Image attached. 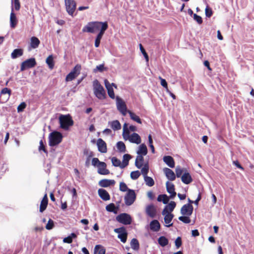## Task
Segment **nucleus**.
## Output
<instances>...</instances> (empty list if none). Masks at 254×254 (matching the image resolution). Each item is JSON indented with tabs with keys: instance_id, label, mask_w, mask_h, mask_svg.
Here are the masks:
<instances>
[{
	"instance_id": "obj_1",
	"label": "nucleus",
	"mask_w": 254,
	"mask_h": 254,
	"mask_svg": "<svg viewBox=\"0 0 254 254\" xmlns=\"http://www.w3.org/2000/svg\"><path fill=\"white\" fill-rule=\"evenodd\" d=\"M105 24L107 25V29L108 27L107 22H88L87 24L83 28L82 31L83 32L94 33L97 31H100V29H102Z\"/></svg>"
},
{
	"instance_id": "obj_2",
	"label": "nucleus",
	"mask_w": 254,
	"mask_h": 254,
	"mask_svg": "<svg viewBox=\"0 0 254 254\" xmlns=\"http://www.w3.org/2000/svg\"><path fill=\"white\" fill-rule=\"evenodd\" d=\"M93 91L96 97L99 99L103 100L106 98V92L103 86L99 81L95 79L93 81Z\"/></svg>"
},
{
	"instance_id": "obj_3",
	"label": "nucleus",
	"mask_w": 254,
	"mask_h": 254,
	"mask_svg": "<svg viewBox=\"0 0 254 254\" xmlns=\"http://www.w3.org/2000/svg\"><path fill=\"white\" fill-rule=\"evenodd\" d=\"M59 123L60 127L65 130L69 129V127L73 125V121L69 115H61L59 117Z\"/></svg>"
},
{
	"instance_id": "obj_4",
	"label": "nucleus",
	"mask_w": 254,
	"mask_h": 254,
	"mask_svg": "<svg viewBox=\"0 0 254 254\" xmlns=\"http://www.w3.org/2000/svg\"><path fill=\"white\" fill-rule=\"evenodd\" d=\"M63 139L62 134L59 131H53L50 134L49 144L54 146L60 144Z\"/></svg>"
},
{
	"instance_id": "obj_5",
	"label": "nucleus",
	"mask_w": 254,
	"mask_h": 254,
	"mask_svg": "<svg viewBox=\"0 0 254 254\" xmlns=\"http://www.w3.org/2000/svg\"><path fill=\"white\" fill-rule=\"evenodd\" d=\"M136 199V194L133 190L128 189L127 193L125 196V202L127 205H131Z\"/></svg>"
},
{
	"instance_id": "obj_6",
	"label": "nucleus",
	"mask_w": 254,
	"mask_h": 254,
	"mask_svg": "<svg viewBox=\"0 0 254 254\" xmlns=\"http://www.w3.org/2000/svg\"><path fill=\"white\" fill-rule=\"evenodd\" d=\"M116 220L119 222L124 225H129L131 224L132 219L131 216L127 213H121L116 217Z\"/></svg>"
},
{
	"instance_id": "obj_7",
	"label": "nucleus",
	"mask_w": 254,
	"mask_h": 254,
	"mask_svg": "<svg viewBox=\"0 0 254 254\" xmlns=\"http://www.w3.org/2000/svg\"><path fill=\"white\" fill-rule=\"evenodd\" d=\"M64 2L67 12L73 16L76 7V2L74 0H64Z\"/></svg>"
},
{
	"instance_id": "obj_8",
	"label": "nucleus",
	"mask_w": 254,
	"mask_h": 254,
	"mask_svg": "<svg viewBox=\"0 0 254 254\" xmlns=\"http://www.w3.org/2000/svg\"><path fill=\"white\" fill-rule=\"evenodd\" d=\"M116 100L118 110L123 116L126 115L128 110H127V107L125 102L122 99L119 97H117Z\"/></svg>"
},
{
	"instance_id": "obj_9",
	"label": "nucleus",
	"mask_w": 254,
	"mask_h": 254,
	"mask_svg": "<svg viewBox=\"0 0 254 254\" xmlns=\"http://www.w3.org/2000/svg\"><path fill=\"white\" fill-rule=\"evenodd\" d=\"M36 65L35 58H30L23 62L20 65V70L24 71L27 68L34 67Z\"/></svg>"
},
{
	"instance_id": "obj_10",
	"label": "nucleus",
	"mask_w": 254,
	"mask_h": 254,
	"mask_svg": "<svg viewBox=\"0 0 254 254\" xmlns=\"http://www.w3.org/2000/svg\"><path fill=\"white\" fill-rule=\"evenodd\" d=\"M114 232L118 234V237L123 243H125L127 241V233L124 227L115 229Z\"/></svg>"
},
{
	"instance_id": "obj_11",
	"label": "nucleus",
	"mask_w": 254,
	"mask_h": 254,
	"mask_svg": "<svg viewBox=\"0 0 254 254\" xmlns=\"http://www.w3.org/2000/svg\"><path fill=\"white\" fill-rule=\"evenodd\" d=\"M104 83H105V86L107 90V92H108L109 96L111 98L114 99L115 98V95L114 89L113 88V86H114L116 88H117V85L114 83L110 84V83L109 82V81L107 79H105Z\"/></svg>"
},
{
	"instance_id": "obj_12",
	"label": "nucleus",
	"mask_w": 254,
	"mask_h": 254,
	"mask_svg": "<svg viewBox=\"0 0 254 254\" xmlns=\"http://www.w3.org/2000/svg\"><path fill=\"white\" fill-rule=\"evenodd\" d=\"M193 206L191 204L184 205L181 209V213L183 215L190 216L193 212Z\"/></svg>"
},
{
	"instance_id": "obj_13",
	"label": "nucleus",
	"mask_w": 254,
	"mask_h": 254,
	"mask_svg": "<svg viewBox=\"0 0 254 254\" xmlns=\"http://www.w3.org/2000/svg\"><path fill=\"white\" fill-rule=\"evenodd\" d=\"M145 212L150 217L152 218H154L157 213L156 208L153 204L148 205L146 207Z\"/></svg>"
},
{
	"instance_id": "obj_14",
	"label": "nucleus",
	"mask_w": 254,
	"mask_h": 254,
	"mask_svg": "<svg viewBox=\"0 0 254 254\" xmlns=\"http://www.w3.org/2000/svg\"><path fill=\"white\" fill-rule=\"evenodd\" d=\"M98 173L100 175H106L110 174V171L107 169V165L104 162L100 163L98 165Z\"/></svg>"
},
{
	"instance_id": "obj_15",
	"label": "nucleus",
	"mask_w": 254,
	"mask_h": 254,
	"mask_svg": "<svg viewBox=\"0 0 254 254\" xmlns=\"http://www.w3.org/2000/svg\"><path fill=\"white\" fill-rule=\"evenodd\" d=\"M107 30V25H104L103 27L102 28V29H100V31L99 33L98 34L95 41V46L96 48L99 47L100 44V41L103 37V35H104L105 31Z\"/></svg>"
},
{
	"instance_id": "obj_16",
	"label": "nucleus",
	"mask_w": 254,
	"mask_h": 254,
	"mask_svg": "<svg viewBox=\"0 0 254 254\" xmlns=\"http://www.w3.org/2000/svg\"><path fill=\"white\" fill-rule=\"evenodd\" d=\"M98 151L101 153H106L107 151L106 143L101 138H99L97 141Z\"/></svg>"
},
{
	"instance_id": "obj_17",
	"label": "nucleus",
	"mask_w": 254,
	"mask_h": 254,
	"mask_svg": "<svg viewBox=\"0 0 254 254\" xmlns=\"http://www.w3.org/2000/svg\"><path fill=\"white\" fill-rule=\"evenodd\" d=\"M166 185L167 192L171 194L170 197L171 198H174L176 195V192L175 191L174 185L171 183L167 182Z\"/></svg>"
},
{
	"instance_id": "obj_18",
	"label": "nucleus",
	"mask_w": 254,
	"mask_h": 254,
	"mask_svg": "<svg viewBox=\"0 0 254 254\" xmlns=\"http://www.w3.org/2000/svg\"><path fill=\"white\" fill-rule=\"evenodd\" d=\"M176 204L174 201H171L166 205L162 211V215H165L167 213H171L175 208Z\"/></svg>"
},
{
	"instance_id": "obj_19",
	"label": "nucleus",
	"mask_w": 254,
	"mask_h": 254,
	"mask_svg": "<svg viewBox=\"0 0 254 254\" xmlns=\"http://www.w3.org/2000/svg\"><path fill=\"white\" fill-rule=\"evenodd\" d=\"M99 196L104 201L109 200L110 199V196L108 191L103 189H99L98 190Z\"/></svg>"
},
{
	"instance_id": "obj_20",
	"label": "nucleus",
	"mask_w": 254,
	"mask_h": 254,
	"mask_svg": "<svg viewBox=\"0 0 254 254\" xmlns=\"http://www.w3.org/2000/svg\"><path fill=\"white\" fill-rule=\"evenodd\" d=\"M48 204V198L47 196V194L46 193L44 197H43V199H42L40 205V209L39 211L40 212H43L44 211L46 210L47 208V205Z\"/></svg>"
},
{
	"instance_id": "obj_21",
	"label": "nucleus",
	"mask_w": 254,
	"mask_h": 254,
	"mask_svg": "<svg viewBox=\"0 0 254 254\" xmlns=\"http://www.w3.org/2000/svg\"><path fill=\"white\" fill-rule=\"evenodd\" d=\"M128 140L131 143L137 144L140 143L141 141L140 136L137 133L134 132L130 135Z\"/></svg>"
},
{
	"instance_id": "obj_22",
	"label": "nucleus",
	"mask_w": 254,
	"mask_h": 254,
	"mask_svg": "<svg viewBox=\"0 0 254 254\" xmlns=\"http://www.w3.org/2000/svg\"><path fill=\"white\" fill-rule=\"evenodd\" d=\"M115 184V181L114 180H108V179H103L101 180L99 183V185L104 188H107L110 186L114 185Z\"/></svg>"
},
{
	"instance_id": "obj_23",
	"label": "nucleus",
	"mask_w": 254,
	"mask_h": 254,
	"mask_svg": "<svg viewBox=\"0 0 254 254\" xmlns=\"http://www.w3.org/2000/svg\"><path fill=\"white\" fill-rule=\"evenodd\" d=\"M166 177L170 181H174L176 179V175L174 172L170 169L165 168L164 169Z\"/></svg>"
},
{
	"instance_id": "obj_24",
	"label": "nucleus",
	"mask_w": 254,
	"mask_h": 254,
	"mask_svg": "<svg viewBox=\"0 0 254 254\" xmlns=\"http://www.w3.org/2000/svg\"><path fill=\"white\" fill-rule=\"evenodd\" d=\"M164 215V222L166 224V226L169 227L172 226L173 223L171 222L174 217V215L171 213H167Z\"/></svg>"
},
{
	"instance_id": "obj_25",
	"label": "nucleus",
	"mask_w": 254,
	"mask_h": 254,
	"mask_svg": "<svg viewBox=\"0 0 254 254\" xmlns=\"http://www.w3.org/2000/svg\"><path fill=\"white\" fill-rule=\"evenodd\" d=\"M150 228L154 232H158L160 229V224L157 220H152L150 223Z\"/></svg>"
},
{
	"instance_id": "obj_26",
	"label": "nucleus",
	"mask_w": 254,
	"mask_h": 254,
	"mask_svg": "<svg viewBox=\"0 0 254 254\" xmlns=\"http://www.w3.org/2000/svg\"><path fill=\"white\" fill-rule=\"evenodd\" d=\"M163 161L170 168H174L175 167V161L172 156H165L163 157Z\"/></svg>"
},
{
	"instance_id": "obj_27",
	"label": "nucleus",
	"mask_w": 254,
	"mask_h": 254,
	"mask_svg": "<svg viewBox=\"0 0 254 254\" xmlns=\"http://www.w3.org/2000/svg\"><path fill=\"white\" fill-rule=\"evenodd\" d=\"M182 181L185 184H189L192 182V179L189 173H185L181 177Z\"/></svg>"
},
{
	"instance_id": "obj_28",
	"label": "nucleus",
	"mask_w": 254,
	"mask_h": 254,
	"mask_svg": "<svg viewBox=\"0 0 254 254\" xmlns=\"http://www.w3.org/2000/svg\"><path fill=\"white\" fill-rule=\"evenodd\" d=\"M17 24V19L15 14L13 12V8L10 13V25L12 28H14Z\"/></svg>"
},
{
	"instance_id": "obj_29",
	"label": "nucleus",
	"mask_w": 254,
	"mask_h": 254,
	"mask_svg": "<svg viewBox=\"0 0 254 254\" xmlns=\"http://www.w3.org/2000/svg\"><path fill=\"white\" fill-rule=\"evenodd\" d=\"M23 54V50L22 49H15L11 54V57L13 59L21 57Z\"/></svg>"
},
{
	"instance_id": "obj_30",
	"label": "nucleus",
	"mask_w": 254,
	"mask_h": 254,
	"mask_svg": "<svg viewBox=\"0 0 254 254\" xmlns=\"http://www.w3.org/2000/svg\"><path fill=\"white\" fill-rule=\"evenodd\" d=\"M128 124L125 123L123 125V136L125 140H127L130 135L129 134V129L127 127Z\"/></svg>"
},
{
	"instance_id": "obj_31",
	"label": "nucleus",
	"mask_w": 254,
	"mask_h": 254,
	"mask_svg": "<svg viewBox=\"0 0 254 254\" xmlns=\"http://www.w3.org/2000/svg\"><path fill=\"white\" fill-rule=\"evenodd\" d=\"M109 124L110 125L111 127L114 130H120L121 128V125L118 120L109 122Z\"/></svg>"
},
{
	"instance_id": "obj_32",
	"label": "nucleus",
	"mask_w": 254,
	"mask_h": 254,
	"mask_svg": "<svg viewBox=\"0 0 254 254\" xmlns=\"http://www.w3.org/2000/svg\"><path fill=\"white\" fill-rule=\"evenodd\" d=\"M40 41L39 39L36 37H32L30 39V46L32 48L36 49L38 47Z\"/></svg>"
},
{
	"instance_id": "obj_33",
	"label": "nucleus",
	"mask_w": 254,
	"mask_h": 254,
	"mask_svg": "<svg viewBox=\"0 0 254 254\" xmlns=\"http://www.w3.org/2000/svg\"><path fill=\"white\" fill-rule=\"evenodd\" d=\"M144 162V158L143 156L142 155H138L136 158L135 161V166L138 168L140 169L142 167Z\"/></svg>"
},
{
	"instance_id": "obj_34",
	"label": "nucleus",
	"mask_w": 254,
	"mask_h": 254,
	"mask_svg": "<svg viewBox=\"0 0 254 254\" xmlns=\"http://www.w3.org/2000/svg\"><path fill=\"white\" fill-rule=\"evenodd\" d=\"M127 113L129 115L130 118L133 121L137 122L138 124H141L142 122L140 118L137 116L135 113L130 110H128Z\"/></svg>"
},
{
	"instance_id": "obj_35",
	"label": "nucleus",
	"mask_w": 254,
	"mask_h": 254,
	"mask_svg": "<svg viewBox=\"0 0 254 254\" xmlns=\"http://www.w3.org/2000/svg\"><path fill=\"white\" fill-rule=\"evenodd\" d=\"M138 155H145L147 153V149L144 144H141L139 147V149L137 152Z\"/></svg>"
},
{
	"instance_id": "obj_36",
	"label": "nucleus",
	"mask_w": 254,
	"mask_h": 254,
	"mask_svg": "<svg viewBox=\"0 0 254 254\" xmlns=\"http://www.w3.org/2000/svg\"><path fill=\"white\" fill-rule=\"evenodd\" d=\"M105 249L101 245H96L94 248V254H105Z\"/></svg>"
},
{
	"instance_id": "obj_37",
	"label": "nucleus",
	"mask_w": 254,
	"mask_h": 254,
	"mask_svg": "<svg viewBox=\"0 0 254 254\" xmlns=\"http://www.w3.org/2000/svg\"><path fill=\"white\" fill-rule=\"evenodd\" d=\"M46 63L48 65L49 67L52 69L54 67V58L52 55H51L49 56L46 60Z\"/></svg>"
},
{
	"instance_id": "obj_38",
	"label": "nucleus",
	"mask_w": 254,
	"mask_h": 254,
	"mask_svg": "<svg viewBox=\"0 0 254 254\" xmlns=\"http://www.w3.org/2000/svg\"><path fill=\"white\" fill-rule=\"evenodd\" d=\"M117 148L119 151L124 153L126 151V147L123 141H119L117 143Z\"/></svg>"
},
{
	"instance_id": "obj_39",
	"label": "nucleus",
	"mask_w": 254,
	"mask_h": 254,
	"mask_svg": "<svg viewBox=\"0 0 254 254\" xmlns=\"http://www.w3.org/2000/svg\"><path fill=\"white\" fill-rule=\"evenodd\" d=\"M130 246L131 248L134 250L137 251L139 249V244L136 239L133 238L131 240Z\"/></svg>"
},
{
	"instance_id": "obj_40",
	"label": "nucleus",
	"mask_w": 254,
	"mask_h": 254,
	"mask_svg": "<svg viewBox=\"0 0 254 254\" xmlns=\"http://www.w3.org/2000/svg\"><path fill=\"white\" fill-rule=\"evenodd\" d=\"M159 244L162 247H165L168 244V240L164 236H161L158 238Z\"/></svg>"
},
{
	"instance_id": "obj_41",
	"label": "nucleus",
	"mask_w": 254,
	"mask_h": 254,
	"mask_svg": "<svg viewBox=\"0 0 254 254\" xmlns=\"http://www.w3.org/2000/svg\"><path fill=\"white\" fill-rule=\"evenodd\" d=\"M131 158V156L128 154H125L123 156V163L121 166V168H124L128 164V161Z\"/></svg>"
},
{
	"instance_id": "obj_42",
	"label": "nucleus",
	"mask_w": 254,
	"mask_h": 254,
	"mask_svg": "<svg viewBox=\"0 0 254 254\" xmlns=\"http://www.w3.org/2000/svg\"><path fill=\"white\" fill-rule=\"evenodd\" d=\"M144 179L146 185L148 186L152 187L154 185V181L151 177L145 176Z\"/></svg>"
},
{
	"instance_id": "obj_43",
	"label": "nucleus",
	"mask_w": 254,
	"mask_h": 254,
	"mask_svg": "<svg viewBox=\"0 0 254 254\" xmlns=\"http://www.w3.org/2000/svg\"><path fill=\"white\" fill-rule=\"evenodd\" d=\"M142 166L143 167L141 168V172L144 177H145V176H147V174L149 171V165L148 163H145Z\"/></svg>"
},
{
	"instance_id": "obj_44",
	"label": "nucleus",
	"mask_w": 254,
	"mask_h": 254,
	"mask_svg": "<svg viewBox=\"0 0 254 254\" xmlns=\"http://www.w3.org/2000/svg\"><path fill=\"white\" fill-rule=\"evenodd\" d=\"M81 69V66L79 64H77L73 68V69L71 71V72H73L77 76H78L80 72V70Z\"/></svg>"
},
{
	"instance_id": "obj_45",
	"label": "nucleus",
	"mask_w": 254,
	"mask_h": 254,
	"mask_svg": "<svg viewBox=\"0 0 254 254\" xmlns=\"http://www.w3.org/2000/svg\"><path fill=\"white\" fill-rule=\"evenodd\" d=\"M113 165L115 167H120L121 168L122 164H121V161L115 157H113L112 159Z\"/></svg>"
},
{
	"instance_id": "obj_46",
	"label": "nucleus",
	"mask_w": 254,
	"mask_h": 254,
	"mask_svg": "<svg viewBox=\"0 0 254 254\" xmlns=\"http://www.w3.org/2000/svg\"><path fill=\"white\" fill-rule=\"evenodd\" d=\"M83 154L87 156V161H89L90 158L94 156V153L87 149H84Z\"/></svg>"
},
{
	"instance_id": "obj_47",
	"label": "nucleus",
	"mask_w": 254,
	"mask_h": 254,
	"mask_svg": "<svg viewBox=\"0 0 254 254\" xmlns=\"http://www.w3.org/2000/svg\"><path fill=\"white\" fill-rule=\"evenodd\" d=\"M77 76L73 73V72H71V71L66 75L65 78V80L66 81H72L74 79H75Z\"/></svg>"
},
{
	"instance_id": "obj_48",
	"label": "nucleus",
	"mask_w": 254,
	"mask_h": 254,
	"mask_svg": "<svg viewBox=\"0 0 254 254\" xmlns=\"http://www.w3.org/2000/svg\"><path fill=\"white\" fill-rule=\"evenodd\" d=\"M140 176V173L139 171H132L130 173V178L132 180H136Z\"/></svg>"
},
{
	"instance_id": "obj_49",
	"label": "nucleus",
	"mask_w": 254,
	"mask_h": 254,
	"mask_svg": "<svg viewBox=\"0 0 254 254\" xmlns=\"http://www.w3.org/2000/svg\"><path fill=\"white\" fill-rule=\"evenodd\" d=\"M179 219L186 224H188L190 222V219L189 216H182L179 217Z\"/></svg>"
},
{
	"instance_id": "obj_50",
	"label": "nucleus",
	"mask_w": 254,
	"mask_h": 254,
	"mask_svg": "<svg viewBox=\"0 0 254 254\" xmlns=\"http://www.w3.org/2000/svg\"><path fill=\"white\" fill-rule=\"evenodd\" d=\"M54 227V222L53 220H52L51 219H50L48 221V223L47 224H46V229H47V230H51Z\"/></svg>"
},
{
	"instance_id": "obj_51",
	"label": "nucleus",
	"mask_w": 254,
	"mask_h": 254,
	"mask_svg": "<svg viewBox=\"0 0 254 254\" xmlns=\"http://www.w3.org/2000/svg\"><path fill=\"white\" fill-rule=\"evenodd\" d=\"M106 209L109 212H115L116 206L115 205L111 203L107 205L106 207Z\"/></svg>"
},
{
	"instance_id": "obj_52",
	"label": "nucleus",
	"mask_w": 254,
	"mask_h": 254,
	"mask_svg": "<svg viewBox=\"0 0 254 254\" xmlns=\"http://www.w3.org/2000/svg\"><path fill=\"white\" fill-rule=\"evenodd\" d=\"M193 19L198 24H201L203 22L201 16L197 15L196 14H194L193 16Z\"/></svg>"
},
{
	"instance_id": "obj_53",
	"label": "nucleus",
	"mask_w": 254,
	"mask_h": 254,
	"mask_svg": "<svg viewBox=\"0 0 254 254\" xmlns=\"http://www.w3.org/2000/svg\"><path fill=\"white\" fill-rule=\"evenodd\" d=\"M120 190L122 191L125 192L128 191V188L127 185L124 182H121L120 184Z\"/></svg>"
},
{
	"instance_id": "obj_54",
	"label": "nucleus",
	"mask_w": 254,
	"mask_h": 254,
	"mask_svg": "<svg viewBox=\"0 0 254 254\" xmlns=\"http://www.w3.org/2000/svg\"><path fill=\"white\" fill-rule=\"evenodd\" d=\"M205 13L206 16L207 17H210L213 14V11L211 8L209 7L208 6H206L205 9Z\"/></svg>"
},
{
	"instance_id": "obj_55",
	"label": "nucleus",
	"mask_w": 254,
	"mask_h": 254,
	"mask_svg": "<svg viewBox=\"0 0 254 254\" xmlns=\"http://www.w3.org/2000/svg\"><path fill=\"white\" fill-rule=\"evenodd\" d=\"M39 150L40 151L41 150L43 151L46 154H48V151L46 149L45 146L44 144L43 141L42 140H41L40 141V145L39 146Z\"/></svg>"
},
{
	"instance_id": "obj_56",
	"label": "nucleus",
	"mask_w": 254,
	"mask_h": 254,
	"mask_svg": "<svg viewBox=\"0 0 254 254\" xmlns=\"http://www.w3.org/2000/svg\"><path fill=\"white\" fill-rule=\"evenodd\" d=\"M139 48H140V50L141 53L143 55L146 60L147 61H148V60H149L148 56L147 53L146 52L145 49H144V48L143 47L142 45L141 44H139Z\"/></svg>"
},
{
	"instance_id": "obj_57",
	"label": "nucleus",
	"mask_w": 254,
	"mask_h": 254,
	"mask_svg": "<svg viewBox=\"0 0 254 254\" xmlns=\"http://www.w3.org/2000/svg\"><path fill=\"white\" fill-rule=\"evenodd\" d=\"M161 81V85L166 88L167 91H168L167 82L165 79L162 78L161 76L159 77Z\"/></svg>"
},
{
	"instance_id": "obj_58",
	"label": "nucleus",
	"mask_w": 254,
	"mask_h": 254,
	"mask_svg": "<svg viewBox=\"0 0 254 254\" xmlns=\"http://www.w3.org/2000/svg\"><path fill=\"white\" fill-rule=\"evenodd\" d=\"M105 69L104 64H101L97 65L95 69H94V72H96L97 71L102 72Z\"/></svg>"
},
{
	"instance_id": "obj_59",
	"label": "nucleus",
	"mask_w": 254,
	"mask_h": 254,
	"mask_svg": "<svg viewBox=\"0 0 254 254\" xmlns=\"http://www.w3.org/2000/svg\"><path fill=\"white\" fill-rule=\"evenodd\" d=\"M26 104L25 102H22L17 107V111L18 112H22L24 109L26 108Z\"/></svg>"
},
{
	"instance_id": "obj_60",
	"label": "nucleus",
	"mask_w": 254,
	"mask_h": 254,
	"mask_svg": "<svg viewBox=\"0 0 254 254\" xmlns=\"http://www.w3.org/2000/svg\"><path fill=\"white\" fill-rule=\"evenodd\" d=\"M183 170L181 169V168L179 166H177L176 168V176L178 178H179L181 176L182 173H183Z\"/></svg>"
},
{
	"instance_id": "obj_61",
	"label": "nucleus",
	"mask_w": 254,
	"mask_h": 254,
	"mask_svg": "<svg viewBox=\"0 0 254 254\" xmlns=\"http://www.w3.org/2000/svg\"><path fill=\"white\" fill-rule=\"evenodd\" d=\"M14 8L18 11L20 8V3L19 0H14Z\"/></svg>"
},
{
	"instance_id": "obj_62",
	"label": "nucleus",
	"mask_w": 254,
	"mask_h": 254,
	"mask_svg": "<svg viewBox=\"0 0 254 254\" xmlns=\"http://www.w3.org/2000/svg\"><path fill=\"white\" fill-rule=\"evenodd\" d=\"M102 162L100 161L98 158H93L92 160V165L94 166H97L98 167V165H100V163Z\"/></svg>"
},
{
	"instance_id": "obj_63",
	"label": "nucleus",
	"mask_w": 254,
	"mask_h": 254,
	"mask_svg": "<svg viewBox=\"0 0 254 254\" xmlns=\"http://www.w3.org/2000/svg\"><path fill=\"white\" fill-rule=\"evenodd\" d=\"M182 239L181 238L178 237L175 240V245L177 248H180L182 245Z\"/></svg>"
},
{
	"instance_id": "obj_64",
	"label": "nucleus",
	"mask_w": 254,
	"mask_h": 254,
	"mask_svg": "<svg viewBox=\"0 0 254 254\" xmlns=\"http://www.w3.org/2000/svg\"><path fill=\"white\" fill-rule=\"evenodd\" d=\"M162 201L164 204H167L169 201V197L166 194H162Z\"/></svg>"
}]
</instances>
